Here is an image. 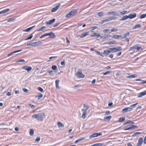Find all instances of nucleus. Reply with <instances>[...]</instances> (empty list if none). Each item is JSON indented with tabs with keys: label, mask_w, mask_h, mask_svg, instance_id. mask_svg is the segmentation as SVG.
<instances>
[{
	"label": "nucleus",
	"mask_w": 146,
	"mask_h": 146,
	"mask_svg": "<svg viewBox=\"0 0 146 146\" xmlns=\"http://www.w3.org/2000/svg\"><path fill=\"white\" fill-rule=\"evenodd\" d=\"M57 125L59 127H63L64 126V125L60 122H58L57 123Z\"/></svg>",
	"instance_id": "obj_30"
},
{
	"label": "nucleus",
	"mask_w": 146,
	"mask_h": 146,
	"mask_svg": "<svg viewBox=\"0 0 146 146\" xmlns=\"http://www.w3.org/2000/svg\"><path fill=\"white\" fill-rule=\"evenodd\" d=\"M22 68L23 69L27 70L28 72H29L32 70V68L29 66H25L23 67Z\"/></svg>",
	"instance_id": "obj_12"
},
{
	"label": "nucleus",
	"mask_w": 146,
	"mask_h": 146,
	"mask_svg": "<svg viewBox=\"0 0 146 146\" xmlns=\"http://www.w3.org/2000/svg\"><path fill=\"white\" fill-rule=\"evenodd\" d=\"M35 27V26H33L32 27H29V28H28L26 29L25 30H24L23 31H26V32H28V31H29L30 30H31L33 27Z\"/></svg>",
	"instance_id": "obj_36"
},
{
	"label": "nucleus",
	"mask_w": 146,
	"mask_h": 146,
	"mask_svg": "<svg viewBox=\"0 0 146 146\" xmlns=\"http://www.w3.org/2000/svg\"><path fill=\"white\" fill-rule=\"evenodd\" d=\"M21 51V50H17V51H14V52H11V53H10L9 54L7 55V56H10L11 55L15 53H16V52H20V51Z\"/></svg>",
	"instance_id": "obj_27"
},
{
	"label": "nucleus",
	"mask_w": 146,
	"mask_h": 146,
	"mask_svg": "<svg viewBox=\"0 0 146 146\" xmlns=\"http://www.w3.org/2000/svg\"><path fill=\"white\" fill-rule=\"evenodd\" d=\"M104 13L103 11H101L98 13L97 15L99 17H102Z\"/></svg>",
	"instance_id": "obj_39"
},
{
	"label": "nucleus",
	"mask_w": 146,
	"mask_h": 146,
	"mask_svg": "<svg viewBox=\"0 0 146 146\" xmlns=\"http://www.w3.org/2000/svg\"><path fill=\"white\" fill-rule=\"evenodd\" d=\"M77 13V10L76 9H74L67 13L66 16V18H70L76 15Z\"/></svg>",
	"instance_id": "obj_2"
},
{
	"label": "nucleus",
	"mask_w": 146,
	"mask_h": 146,
	"mask_svg": "<svg viewBox=\"0 0 146 146\" xmlns=\"http://www.w3.org/2000/svg\"><path fill=\"white\" fill-rule=\"evenodd\" d=\"M9 9H4L0 12V13H7L9 11Z\"/></svg>",
	"instance_id": "obj_29"
},
{
	"label": "nucleus",
	"mask_w": 146,
	"mask_h": 146,
	"mask_svg": "<svg viewBox=\"0 0 146 146\" xmlns=\"http://www.w3.org/2000/svg\"><path fill=\"white\" fill-rule=\"evenodd\" d=\"M110 49L113 52H116L121 51L122 50V48L121 46H118L117 47H114L110 48Z\"/></svg>",
	"instance_id": "obj_4"
},
{
	"label": "nucleus",
	"mask_w": 146,
	"mask_h": 146,
	"mask_svg": "<svg viewBox=\"0 0 146 146\" xmlns=\"http://www.w3.org/2000/svg\"><path fill=\"white\" fill-rule=\"evenodd\" d=\"M32 117L35 118L38 121H42L45 118V115L43 113H39L32 115Z\"/></svg>",
	"instance_id": "obj_1"
},
{
	"label": "nucleus",
	"mask_w": 146,
	"mask_h": 146,
	"mask_svg": "<svg viewBox=\"0 0 146 146\" xmlns=\"http://www.w3.org/2000/svg\"><path fill=\"white\" fill-rule=\"evenodd\" d=\"M121 54V52H120L117 53V56H120Z\"/></svg>",
	"instance_id": "obj_64"
},
{
	"label": "nucleus",
	"mask_w": 146,
	"mask_h": 146,
	"mask_svg": "<svg viewBox=\"0 0 146 146\" xmlns=\"http://www.w3.org/2000/svg\"><path fill=\"white\" fill-rule=\"evenodd\" d=\"M29 106L31 108H33L35 107V106L34 105L31 104H29Z\"/></svg>",
	"instance_id": "obj_60"
},
{
	"label": "nucleus",
	"mask_w": 146,
	"mask_h": 146,
	"mask_svg": "<svg viewBox=\"0 0 146 146\" xmlns=\"http://www.w3.org/2000/svg\"><path fill=\"white\" fill-rule=\"evenodd\" d=\"M27 46H31L32 47H35L34 42L30 43L27 45Z\"/></svg>",
	"instance_id": "obj_44"
},
{
	"label": "nucleus",
	"mask_w": 146,
	"mask_h": 146,
	"mask_svg": "<svg viewBox=\"0 0 146 146\" xmlns=\"http://www.w3.org/2000/svg\"><path fill=\"white\" fill-rule=\"evenodd\" d=\"M38 90L40 92H42L43 91V90L41 87H39L38 88Z\"/></svg>",
	"instance_id": "obj_54"
},
{
	"label": "nucleus",
	"mask_w": 146,
	"mask_h": 146,
	"mask_svg": "<svg viewBox=\"0 0 146 146\" xmlns=\"http://www.w3.org/2000/svg\"><path fill=\"white\" fill-rule=\"evenodd\" d=\"M141 134V133L139 132H135L134 133V134L133 135V136H135L137 135H138L140 134Z\"/></svg>",
	"instance_id": "obj_46"
},
{
	"label": "nucleus",
	"mask_w": 146,
	"mask_h": 146,
	"mask_svg": "<svg viewBox=\"0 0 146 146\" xmlns=\"http://www.w3.org/2000/svg\"><path fill=\"white\" fill-rule=\"evenodd\" d=\"M141 27V25L140 24H138L135 25L134 27V28L135 29H136L138 28H140Z\"/></svg>",
	"instance_id": "obj_37"
},
{
	"label": "nucleus",
	"mask_w": 146,
	"mask_h": 146,
	"mask_svg": "<svg viewBox=\"0 0 146 146\" xmlns=\"http://www.w3.org/2000/svg\"><path fill=\"white\" fill-rule=\"evenodd\" d=\"M137 46V45H135L134 46H132L130 47L129 48V51L131 50H132L134 48H136V46Z\"/></svg>",
	"instance_id": "obj_48"
},
{
	"label": "nucleus",
	"mask_w": 146,
	"mask_h": 146,
	"mask_svg": "<svg viewBox=\"0 0 146 146\" xmlns=\"http://www.w3.org/2000/svg\"><path fill=\"white\" fill-rule=\"evenodd\" d=\"M59 81V80H56L55 81L56 87L57 89L60 88L59 86L58 85Z\"/></svg>",
	"instance_id": "obj_23"
},
{
	"label": "nucleus",
	"mask_w": 146,
	"mask_h": 146,
	"mask_svg": "<svg viewBox=\"0 0 146 146\" xmlns=\"http://www.w3.org/2000/svg\"><path fill=\"white\" fill-rule=\"evenodd\" d=\"M146 95V90L143 92L138 94V97L139 98L143 96Z\"/></svg>",
	"instance_id": "obj_17"
},
{
	"label": "nucleus",
	"mask_w": 146,
	"mask_h": 146,
	"mask_svg": "<svg viewBox=\"0 0 146 146\" xmlns=\"http://www.w3.org/2000/svg\"><path fill=\"white\" fill-rule=\"evenodd\" d=\"M90 28L92 30H93L96 29H97L98 27L97 26H94L91 27Z\"/></svg>",
	"instance_id": "obj_53"
},
{
	"label": "nucleus",
	"mask_w": 146,
	"mask_h": 146,
	"mask_svg": "<svg viewBox=\"0 0 146 146\" xmlns=\"http://www.w3.org/2000/svg\"><path fill=\"white\" fill-rule=\"evenodd\" d=\"M95 51L96 52L97 54H98L100 55V56H101L103 57L104 56L101 53L99 52L97 50H95Z\"/></svg>",
	"instance_id": "obj_45"
},
{
	"label": "nucleus",
	"mask_w": 146,
	"mask_h": 146,
	"mask_svg": "<svg viewBox=\"0 0 146 146\" xmlns=\"http://www.w3.org/2000/svg\"><path fill=\"white\" fill-rule=\"evenodd\" d=\"M110 112L109 111L107 110L106 112L105 115H108V114H110Z\"/></svg>",
	"instance_id": "obj_58"
},
{
	"label": "nucleus",
	"mask_w": 146,
	"mask_h": 146,
	"mask_svg": "<svg viewBox=\"0 0 146 146\" xmlns=\"http://www.w3.org/2000/svg\"><path fill=\"white\" fill-rule=\"evenodd\" d=\"M15 18L13 17L12 18H10L7 20L8 22H11L13 21H15Z\"/></svg>",
	"instance_id": "obj_34"
},
{
	"label": "nucleus",
	"mask_w": 146,
	"mask_h": 146,
	"mask_svg": "<svg viewBox=\"0 0 146 146\" xmlns=\"http://www.w3.org/2000/svg\"><path fill=\"white\" fill-rule=\"evenodd\" d=\"M128 18H129L128 16L126 15H125L122 18L120 19L121 21H123L124 20H126Z\"/></svg>",
	"instance_id": "obj_31"
},
{
	"label": "nucleus",
	"mask_w": 146,
	"mask_h": 146,
	"mask_svg": "<svg viewBox=\"0 0 146 146\" xmlns=\"http://www.w3.org/2000/svg\"><path fill=\"white\" fill-rule=\"evenodd\" d=\"M143 143V139L142 137H140L138 140L137 145V146H140L142 145Z\"/></svg>",
	"instance_id": "obj_9"
},
{
	"label": "nucleus",
	"mask_w": 146,
	"mask_h": 146,
	"mask_svg": "<svg viewBox=\"0 0 146 146\" xmlns=\"http://www.w3.org/2000/svg\"><path fill=\"white\" fill-rule=\"evenodd\" d=\"M125 119V117H120L119 120L118 121L119 122H122Z\"/></svg>",
	"instance_id": "obj_32"
},
{
	"label": "nucleus",
	"mask_w": 146,
	"mask_h": 146,
	"mask_svg": "<svg viewBox=\"0 0 146 146\" xmlns=\"http://www.w3.org/2000/svg\"><path fill=\"white\" fill-rule=\"evenodd\" d=\"M87 113V111H84L83 112L81 116V117L83 119H84L86 117V115Z\"/></svg>",
	"instance_id": "obj_26"
},
{
	"label": "nucleus",
	"mask_w": 146,
	"mask_h": 146,
	"mask_svg": "<svg viewBox=\"0 0 146 146\" xmlns=\"http://www.w3.org/2000/svg\"><path fill=\"white\" fill-rule=\"evenodd\" d=\"M110 73V71H108L102 73V74L103 75H106L108 74H109Z\"/></svg>",
	"instance_id": "obj_49"
},
{
	"label": "nucleus",
	"mask_w": 146,
	"mask_h": 146,
	"mask_svg": "<svg viewBox=\"0 0 146 146\" xmlns=\"http://www.w3.org/2000/svg\"><path fill=\"white\" fill-rule=\"evenodd\" d=\"M115 12L114 11H113L112 12H109L108 13V15H115Z\"/></svg>",
	"instance_id": "obj_38"
},
{
	"label": "nucleus",
	"mask_w": 146,
	"mask_h": 146,
	"mask_svg": "<svg viewBox=\"0 0 146 146\" xmlns=\"http://www.w3.org/2000/svg\"><path fill=\"white\" fill-rule=\"evenodd\" d=\"M103 145L104 143H97V146H101Z\"/></svg>",
	"instance_id": "obj_57"
},
{
	"label": "nucleus",
	"mask_w": 146,
	"mask_h": 146,
	"mask_svg": "<svg viewBox=\"0 0 146 146\" xmlns=\"http://www.w3.org/2000/svg\"><path fill=\"white\" fill-rule=\"evenodd\" d=\"M102 134L101 133H93L90 136V138L92 139L95 137H97L101 135Z\"/></svg>",
	"instance_id": "obj_6"
},
{
	"label": "nucleus",
	"mask_w": 146,
	"mask_h": 146,
	"mask_svg": "<svg viewBox=\"0 0 146 146\" xmlns=\"http://www.w3.org/2000/svg\"><path fill=\"white\" fill-rule=\"evenodd\" d=\"M91 36L92 37L96 36L97 38H99L102 37L100 34L97 33H93L91 35Z\"/></svg>",
	"instance_id": "obj_14"
},
{
	"label": "nucleus",
	"mask_w": 146,
	"mask_h": 146,
	"mask_svg": "<svg viewBox=\"0 0 146 146\" xmlns=\"http://www.w3.org/2000/svg\"><path fill=\"white\" fill-rule=\"evenodd\" d=\"M146 17V13L143 14L140 16V18L141 19L145 18Z\"/></svg>",
	"instance_id": "obj_40"
},
{
	"label": "nucleus",
	"mask_w": 146,
	"mask_h": 146,
	"mask_svg": "<svg viewBox=\"0 0 146 146\" xmlns=\"http://www.w3.org/2000/svg\"><path fill=\"white\" fill-rule=\"evenodd\" d=\"M52 34V35L53 38H55V35L54 33H46L45 34H44L42 35L41 36H40V38H42L45 37V36L50 35Z\"/></svg>",
	"instance_id": "obj_5"
},
{
	"label": "nucleus",
	"mask_w": 146,
	"mask_h": 146,
	"mask_svg": "<svg viewBox=\"0 0 146 146\" xmlns=\"http://www.w3.org/2000/svg\"><path fill=\"white\" fill-rule=\"evenodd\" d=\"M58 58L57 56H52V57H49V58L50 59H52V58Z\"/></svg>",
	"instance_id": "obj_63"
},
{
	"label": "nucleus",
	"mask_w": 146,
	"mask_h": 146,
	"mask_svg": "<svg viewBox=\"0 0 146 146\" xmlns=\"http://www.w3.org/2000/svg\"><path fill=\"white\" fill-rule=\"evenodd\" d=\"M89 107V106L86 104H84L83 108L85 109L84 111H87V110L88 109Z\"/></svg>",
	"instance_id": "obj_28"
},
{
	"label": "nucleus",
	"mask_w": 146,
	"mask_h": 146,
	"mask_svg": "<svg viewBox=\"0 0 146 146\" xmlns=\"http://www.w3.org/2000/svg\"><path fill=\"white\" fill-rule=\"evenodd\" d=\"M133 110V109L131 108L128 107L126 108L123 109L122 110V112L124 113L129 111H130Z\"/></svg>",
	"instance_id": "obj_8"
},
{
	"label": "nucleus",
	"mask_w": 146,
	"mask_h": 146,
	"mask_svg": "<svg viewBox=\"0 0 146 146\" xmlns=\"http://www.w3.org/2000/svg\"><path fill=\"white\" fill-rule=\"evenodd\" d=\"M116 17H110L108 19H105L102 21V23L107 22L108 21H111L115 19H116Z\"/></svg>",
	"instance_id": "obj_7"
},
{
	"label": "nucleus",
	"mask_w": 146,
	"mask_h": 146,
	"mask_svg": "<svg viewBox=\"0 0 146 146\" xmlns=\"http://www.w3.org/2000/svg\"><path fill=\"white\" fill-rule=\"evenodd\" d=\"M60 4L59 5H57L56 7L53 8L51 11V12H54L56 11L58 9Z\"/></svg>",
	"instance_id": "obj_18"
},
{
	"label": "nucleus",
	"mask_w": 146,
	"mask_h": 146,
	"mask_svg": "<svg viewBox=\"0 0 146 146\" xmlns=\"http://www.w3.org/2000/svg\"><path fill=\"white\" fill-rule=\"evenodd\" d=\"M76 75L79 78H83L84 76V75L82 73V70H80L76 72Z\"/></svg>",
	"instance_id": "obj_3"
},
{
	"label": "nucleus",
	"mask_w": 146,
	"mask_h": 146,
	"mask_svg": "<svg viewBox=\"0 0 146 146\" xmlns=\"http://www.w3.org/2000/svg\"><path fill=\"white\" fill-rule=\"evenodd\" d=\"M34 130L33 129H31L29 132V134L30 135L32 136L33 135Z\"/></svg>",
	"instance_id": "obj_43"
},
{
	"label": "nucleus",
	"mask_w": 146,
	"mask_h": 146,
	"mask_svg": "<svg viewBox=\"0 0 146 146\" xmlns=\"http://www.w3.org/2000/svg\"><path fill=\"white\" fill-rule=\"evenodd\" d=\"M43 96V95L41 93H38V94L37 96H36V97H38V99H40L42 98Z\"/></svg>",
	"instance_id": "obj_35"
},
{
	"label": "nucleus",
	"mask_w": 146,
	"mask_h": 146,
	"mask_svg": "<svg viewBox=\"0 0 146 146\" xmlns=\"http://www.w3.org/2000/svg\"><path fill=\"white\" fill-rule=\"evenodd\" d=\"M52 69L53 70H56V69H57V66L55 65H53L52 66Z\"/></svg>",
	"instance_id": "obj_51"
},
{
	"label": "nucleus",
	"mask_w": 146,
	"mask_h": 146,
	"mask_svg": "<svg viewBox=\"0 0 146 146\" xmlns=\"http://www.w3.org/2000/svg\"><path fill=\"white\" fill-rule=\"evenodd\" d=\"M45 27H46L45 26L42 27L40 28L39 29H38L37 30V31H41L42 30H43V29H44V28H45Z\"/></svg>",
	"instance_id": "obj_47"
},
{
	"label": "nucleus",
	"mask_w": 146,
	"mask_h": 146,
	"mask_svg": "<svg viewBox=\"0 0 146 146\" xmlns=\"http://www.w3.org/2000/svg\"><path fill=\"white\" fill-rule=\"evenodd\" d=\"M143 142L144 144H146V136L144 138Z\"/></svg>",
	"instance_id": "obj_61"
},
{
	"label": "nucleus",
	"mask_w": 146,
	"mask_h": 146,
	"mask_svg": "<svg viewBox=\"0 0 146 146\" xmlns=\"http://www.w3.org/2000/svg\"><path fill=\"white\" fill-rule=\"evenodd\" d=\"M17 62H25V61L24 59H21V60H19L16 61Z\"/></svg>",
	"instance_id": "obj_50"
},
{
	"label": "nucleus",
	"mask_w": 146,
	"mask_h": 146,
	"mask_svg": "<svg viewBox=\"0 0 146 146\" xmlns=\"http://www.w3.org/2000/svg\"><path fill=\"white\" fill-rule=\"evenodd\" d=\"M129 34L130 33L129 32L127 33H126L124 34L123 35V38H125L127 37V36L128 35H129Z\"/></svg>",
	"instance_id": "obj_42"
},
{
	"label": "nucleus",
	"mask_w": 146,
	"mask_h": 146,
	"mask_svg": "<svg viewBox=\"0 0 146 146\" xmlns=\"http://www.w3.org/2000/svg\"><path fill=\"white\" fill-rule=\"evenodd\" d=\"M23 90L24 92L26 93H27L28 92V90L27 89L25 88H23Z\"/></svg>",
	"instance_id": "obj_62"
},
{
	"label": "nucleus",
	"mask_w": 146,
	"mask_h": 146,
	"mask_svg": "<svg viewBox=\"0 0 146 146\" xmlns=\"http://www.w3.org/2000/svg\"><path fill=\"white\" fill-rule=\"evenodd\" d=\"M89 32H85L79 35V37L81 38H83L87 35H88Z\"/></svg>",
	"instance_id": "obj_13"
},
{
	"label": "nucleus",
	"mask_w": 146,
	"mask_h": 146,
	"mask_svg": "<svg viewBox=\"0 0 146 146\" xmlns=\"http://www.w3.org/2000/svg\"><path fill=\"white\" fill-rule=\"evenodd\" d=\"M117 30H118L116 29H111V32H114L117 31Z\"/></svg>",
	"instance_id": "obj_55"
},
{
	"label": "nucleus",
	"mask_w": 146,
	"mask_h": 146,
	"mask_svg": "<svg viewBox=\"0 0 146 146\" xmlns=\"http://www.w3.org/2000/svg\"><path fill=\"white\" fill-rule=\"evenodd\" d=\"M33 36V34H31L30 35V36L28 37V38L25 39V40H30V39H31L32 37Z\"/></svg>",
	"instance_id": "obj_41"
},
{
	"label": "nucleus",
	"mask_w": 146,
	"mask_h": 146,
	"mask_svg": "<svg viewBox=\"0 0 146 146\" xmlns=\"http://www.w3.org/2000/svg\"><path fill=\"white\" fill-rule=\"evenodd\" d=\"M129 18L130 19H132L136 17V14L135 13H133L132 14H130L128 15Z\"/></svg>",
	"instance_id": "obj_20"
},
{
	"label": "nucleus",
	"mask_w": 146,
	"mask_h": 146,
	"mask_svg": "<svg viewBox=\"0 0 146 146\" xmlns=\"http://www.w3.org/2000/svg\"><path fill=\"white\" fill-rule=\"evenodd\" d=\"M66 40L67 43L68 44H70V42L67 37H66Z\"/></svg>",
	"instance_id": "obj_59"
},
{
	"label": "nucleus",
	"mask_w": 146,
	"mask_h": 146,
	"mask_svg": "<svg viewBox=\"0 0 146 146\" xmlns=\"http://www.w3.org/2000/svg\"><path fill=\"white\" fill-rule=\"evenodd\" d=\"M107 43L109 44H117V42L115 41L112 40L108 42Z\"/></svg>",
	"instance_id": "obj_25"
},
{
	"label": "nucleus",
	"mask_w": 146,
	"mask_h": 146,
	"mask_svg": "<svg viewBox=\"0 0 146 146\" xmlns=\"http://www.w3.org/2000/svg\"><path fill=\"white\" fill-rule=\"evenodd\" d=\"M112 37L113 38L118 39L121 38V35H113Z\"/></svg>",
	"instance_id": "obj_19"
},
{
	"label": "nucleus",
	"mask_w": 146,
	"mask_h": 146,
	"mask_svg": "<svg viewBox=\"0 0 146 146\" xmlns=\"http://www.w3.org/2000/svg\"><path fill=\"white\" fill-rule=\"evenodd\" d=\"M138 104V103H136L135 104H132L130 106V107L132 108L135 107V106Z\"/></svg>",
	"instance_id": "obj_56"
},
{
	"label": "nucleus",
	"mask_w": 146,
	"mask_h": 146,
	"mask_svg": "<svg viewBox=\"0 0 146 146\" xmlns=\"http://www.w3.org/2000/svg\"><path fill=\"white\" fill-rule=\"evenodd\" d=\"M85 138V137H81V138L78 139L77 140H76L75 142V143H77L78 142L82 141Z\"/></svg>",
	"instance_id": "obj_24"
},
{
	"label": "nucleus",
	"mask_w": 146,
	"mask_h": 146,
	"mask_svg": "<svg viewBox=\"0 0 146 146\" xmlns=\"http://www.w3.org/2000/svg\"><path fill=\"white\" fill-rule=\"evenodd\" d=\"M112 117L111 116H109L104 117L103 120L105 121H110L111 118Z\"/></svg>",
	"instance_id": "obj_16"
},
{
	"label": "nucleus",
	"mask_w": 146,
	"mask_h": 146,
	"mask_svg": "<svg viewBox=\"0 0 146 146\" xmlns=\"http://www.w3.org/2000/svg\"><path fill=\"white\" fill-rule=\"evenodd\" d=\"M127 11L126 10H124L120 12V15H123L127 13Z\"/></svg>",
	"instance_id": "obj_33"
},
{
	"label": "nucleus",
	"mask_w": 146,
	"mask_h": 146,
	"mask_svg": "<svg viewBox=\"0 0 146 146\" xmlns=\"http://www.w3.org/2000/svg\"><path fill=\"white\" fill-rule=\"evenodd\" d=\"M137 127H138L137 125H133L125 129H124V130H129L134 129L135 128H137Z\"/></svg>",
	"instance_id": "obj_11"
},
{
	"label": "nucleus",
	"mask_w": 146,
	"mask_h": 146,
	"mask_svg": "<svg viewBox=\"0 0 146 146\" xmlns=\"http://www.w3.org/2000/svg\"><path fill=\"white\" fill-rule=\"evenodd\" d=\"M112 50H111L110 49V48H109V50H106L104 51L103 54L106 55H108L111 52H112Z\"/></svg>",
	"instance_id": "obj_10"
},
{
	"label": "nucleus",
	"mask_w": 146,
	"mask_h": 146,
	"mask_svg": "<svg viewBox=\"0 0 146 146\" xmlns=\"http://www.w3.org/2000/svg\"><path fill=\"white\" fill-rule=\"evenodd\" d=\"M34 43L35 47L36 46H38L41 45L42 44V42L40 41H39L34 42Z\"/></svg>",
	"instance_id": "obj_22"
},
{
	"label": "nucleus",
	"mask_w": 146,
	"mask_h": 146,
	"mask_svg": "<svg viewBox=\"0 0 146 146\" xmlns=\"http://www.w3.org/2000/svg\"><path fill=\"white\" fill-rule=\"evenodd\" d=\"M55 21V19H53L52 20H49L48 21H46L45 22L46 24V25H51L53 23H54Z\"/></svg>",
	"instance_id": "obj_15"
},
{
	"label": "nucleus",
	"mask_w": 146,
	"mask_h": 146,
	"mask_svg": "<svg viewBox=\"0 0 146 146\" xmlns=\"http://www.w3.org/2000/svg\"><path fill=\"white\" fill-rule=\"evenodd\" d=\"M141 48V47H138L137 45L136 48H135V50H136V51H138L139 50H140Z\"/></svg>",
	"instance_id": "obj_52"
},
{
	"label": "nucleus",
	"mask_w": 146,
	"mask_h": 146,
	"mask_svg": "<svg viewBox=\"0 0 146 146\" xmlns=\"http://www.w3.org/2000/svg\"><path fill=\"white\" fill-rule=\"evenodd\" d=\"M137 76L136 74H133L127 76V78H134L137 77Z\"/></svg>",
	"instance_id": "obj_21"
}]
</instances>
